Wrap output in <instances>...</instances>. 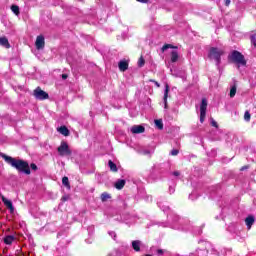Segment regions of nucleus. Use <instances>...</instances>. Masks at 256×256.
<instances>
[{"instance_id":"38","label":"nucleus","mask_w":256,"mask_h":256,"mask_svg":"<svg viewBox=\"0 0 256 256\" xmlns=\"http://www.w3.org/2000/svg\"><path fill=\"white\" fill-rule=\"evenodd\" d=\"M173 175H174L175 177H179V175H181V174L179 173V171H175V172H173Z\"/></svg>"},{"instance_id":"5","label":"nucleus","mask_w":256,"mask_h":256,"mask_svg":"<svg viewBox=\"0 0 256 256\" xmlns=\"http://www.w3.org/2000/svg\"><path fill=\"white\" fill-rule=\"evenodd\" d=\"M34 97L39 101H43L45 99H49V94L38 87L34 90Z\"/></svg>"},{"instance_id":"12","label":"nucleus","mask_w":256,"mask_h":256,"mask_svg":"<svg viewBox=\"0 0 256 256\" xmlns=\"http://www.w3.org/2000/svg\"><path fill=\"white\" fill-rule=\"evenodd\" d=\"M245 223H246L247 229H251V227L253 226V223H255V217H253V216H248V217L245 219Z\"/></svg>"},{"instance_id":"42","label":"nucleus","mask_w":256,"mask_h":256,"mask_svg":"<svg viewBox=\"0 0 256 256\" xmlns=\"http://www.w3.org/2000/svg\"><path fill=\"white\" fill-rule=\"evenodd\" d=\"M145 256H152L151 254H146Z\"/></svg>"},{"instance_id":"33","label":"nucleus","mask_w":256,"mask_h":256,"mask_svg":"<svg viewBox=\"0 0 256 256\" xmlns=\"http://www.w3.org/2000/svg\"><path fill=\"white\" fill-rule=\"evenodd\" d=\"M151 83H154L156 85V87H161V84H159V82L155 81V80H150Z\"/></svg>"},{"instance_id":"13","label":"nucleus","mask_w":256,"mask_h":256,"mask_svg":"<svg viewBox=\"0 0 256 256\" xmlns=\"http://www.w3.org/2000/svg\"><path fill=\"white\" fill-rule=\"evenodd\" d=\"M0 45H2V47H5L6 49H9L11 47V44H9V40L6 37H0Z\"/></svg>"},{"instance_id":"32","label":"nucleus","mask_w":256,"mask_h":256,"mask_svg":"<svg viewBox=\"0 0 256 256\" xmlns=\"http://www.w3.org/2000/svg\"><path fill=\"white\" fill-rule=\"evenodd\" d=\"M30 168L33 170V171H37V165L36 164H31L30 165Z\"/></svg>"},{"instance_id":"30","label":"nucleus","mask_w":256,"mask_h":256,"mask_svg":"<svg viewBox=\"0 0 256 256\" xmlns=\"http://www.w3.org/2000/svg\"><path fill=\"white\" fill-rule=\"evenodd\" d=\"M170 154L173 155V156L179 155V150L173 149V150L170 152Z\"/></svg>"},{"instance_id":"2","label":"nucleus","mask_w":256,"mask_h":256,"mask_svg":"<svg viewBox=\"0 0 256 256\" xmlns=\"http://www.w3.org/2000/svg\"><path fill=\"white\" fill-rule=\"evenodd\" d=\"M225 54V50L222 48L212 47L209 51V59H213L216 62L217 67L221 64V56Z\"/></svg>"},{"instance_id":"3","label":"nucleus","mask_w":256,"mask_h":256,"mask_svg":"<svg viewBox=\"0 0 256 256\" xmlns=\"http://www.w3.org/2000/svg\"><path fill=\"white\" fill-rule=\"evenodd\" d=\"M229 59L233 62L236 63V65H238V67H245L247 65V61H245V56H243V54H241V52L239 51H233L230 55H229Z\"/></svg>"},{"instance_id":"18","label":"nucleus","mask_w":256,"mask_h":256,"mask_svg":"<svg viewBox=\"0 0 256 256\" xmlns=\"http://www.w3.org/2000/svg\"><path fill=\"white\" fill-rule=\"evenodd\" d=\"M108 167H110V171H113V173H117V164L114 163L113 161L109 160L108 161Z\"/></svg>"},{"instance_id":"11","label":"nucleus","mask_w":256,"mask_h":256,"mask_svg":"<svg viewBox=\"0 0 256 256\" xmlns=\"http://www.w3.org/2000/svg\"><path fill=\"white\" fill-rule=\"evenodd\" d=\"M118 67L120 71H127L129 69V63L125 60L119 62Z\"/></svg>"},{"instance_id":"14","label":"nucleus","mask_w":256,"mask_h":256,"mask_svg":"<svg viewBox=\"0 0 256 256\" xmlns=\"http://www.w3.org/2000/svg\"><path fill=\"white\" fill-rule=\"evenodd\" d=\"M132 248L134 251L139 252L141 251V241L140 240H134L132 241Z\"/></svg>"},{"instance_id":"36","label":"nucleus","mask_w":256,"mask_h":256,"mask_svg":"<svg viewBox=\"0 0 256 256\" xmlns=\"http://www.w3.org/2000/svg\"><path fill=\"white\" fill-rule=\"evenodd\" d=\"M138 3H149V0H136Z\"/></svg>"},{"instance_id":"34","label":"nucleus","mask_w":256,"mask_h":256,"mask_svg":"<svg viewBox=\"0 0 256 256\" xmlns=\"http://www.w3.org/2000/svg\"><path fill=\"white\" fill-rule=\"evenodd\" d=\"M110 237H112V239H115V237H117V234H115V232H109Z\"/></svg>"},{"instance_id":"27","label":"nucleus","mask_w":256,"mask_h":256,"mask_svg":"<svg viewBox=\"0 0 256 256\" xmlns=\"http://www.w3.org/2000/svg\"><path fill=\"white\" fill-rule=\"evenodd\" d=\"M244 120L245 121H251V114L249 113V111H246L244 114Z\"/></svg>"},{"instance_id":"6","label":"nucleus","mask_w":256,"mask_h":256,"mask_svg":"<svg viewBox=\"0 0 256 256\" xmlns=\"http://www.w3.org/2000/svg\"><path fill=\"white\" fill-rule=\"evenodd\" d=\"M58 153L62 157L65 155H71V150H69V145H67V142L61 143V145L58 147Z\"/></svg>"},{"instance_id":"17","label":"nucleus","mask_w":256,"mask_h":256,"mask_svg":"<svg viewBox=\"0 0 256 256\" xmlns=\"http://www.w3.org/2000/svg\"><path fill=\"white\" fill-rule=\"evenodd\" d=\"M13 241H15V236L8 235L4 238L5 245H13Z\"/></svg>"},{"instance_id":"35","label":"nucleus","mask_w":256,"mask_h":256,"mask_svg":"<svg viewBox=\"0 0 256 256\" xmlns=\"http://www.w3.org/2000/svg\"><path fill=\"white\" fill-rule=\"evenodd\" d=\"M212 127H218L217 122L215 120H211Z\"/></svg>"},{"instance_id":"16","label":"nucleus","mask_w":256,"mask_h":256,"mask_svg":"<svg viewBox=\"0 0 256 256\" xmlns=\"http://www.w3.org/2000/svg\"><path fill=\"white\" fill-rule=\"evenodd\" d=\"M169 97V85L166 84L164 90V108L167 109V98Z\"/></svg>"},{"instance_id":"29","label":"nucleus","mask_w":256,"mask_h":256,"mask_svg":"<svg viewBox=\"0 0 256 256\" xmlns=\"http://www.w3.org/2000/svg\"><path fill=\"white\" fill-rule=\"evenodd\" d=\"M251 42L256 47V34L251 36Z\"/></svg>"},{"instance_id":"41","label":"nucleus","mask_w":256,"mask_h":256,"mask_svg":"<svg viewBox=\"0 0 256 256\" xmlns=\"http://www.w3.org/2000/svg\"><path fill=\"white\" fill-rule=\"evenodd\" d=\"M67 74H62V79H67Z\"/></svg>"},{"instance_id":"23","label":"nucleus","mask_w":256,"mask_h":256,"mask_svg":"<svg viewBox=\"0 0 256 256\" xmlns=\"http://www.w3.org/2000/svg\"><path fill=\"white\" fill-rule=\"evenodd\" d=\"M11 11L14 13V15H19V6L12 5L11 6Z\"/></svg>"},{"instance_id":"22","label":"nucleus","mask_w":256,"mask_h":256,"mask_svg":"<svg viewBox=\"0 0 256 256\" xmlns=\"http://www.w3.org/2000/svg\"><path fill=\"white\" fill-rule=\"evenodd\" d=\"M237 94V86H232L230 89V97L233 98Z\"/></svg>"},{"instance_id":"20","label":"nucleus","mask_w":256,"mask_h":256,"mask_svg":"<svg viewBox=\"0 0 256 256\" xmlns=\"http://www.w3.org/2000/svg\"><path fill=\"white\" fill-rule=\"evenodd\" d=\"M107 199H111V195L107 192H104L101 194V201H103L105 203V201H107Z\"/></svg>"},{"instance_id":"24","label":"nucleus","mask_w":256,"mask_h":256,"mask_svg":"<svg viewBox=\"0 0 256 256\" xmlns=\"http://www.w3.org/2000/svg\"><path fill=\"white\" fill-rule=\"evenodd\" d=\"M167 49H175V47H173V45L171 44H165L163 47H162V53H165V51H167Z\"/></svg>"},{"instance_id":"28","label":"nucleus","mask_w":256,"mask_h":256,"mask_svg":"<svg viewBox=\"0 0 256 256\" xmlns=\"http://www.w3.org/2000/svg\"><path fill=\"white\" fill-rule=\"evenodd\" d=\"M152 153H153V150L144 149L141 151L142 155H151Z\"/></svg>"},{"instance_id":"19","label":"nucleus","mask_w":256,"mask_h":256,"mask_svg":"<svg viewBox=\"0 0 256 256\" xmlns=\"http://www.w3.org/2000/svg\"><path fill=\"white\" fill-rule=\"evenodd\" d=\"M115 187L116 189H123V187H125V180H118L116 183H115Z\"/></svg>"},{"instance_id":"1","label":"nucleus","mask_w":256,"mask_h":256,"mask_svg":"<svg viewBox=\"0 0 256 256\" xmlns=\"http://www.w3.org/2000/svg\"><path fill=\"white\" fill-rule=\"evenodd\" d=\"M0 157L4 159L5 163L12 166L14 169L19 171L20 173L31 175V169L29 168V163H27V161L16 159L11 156H7L5 153H0Z\"/></svg>"},{"instance_id":"39","label":"nucleus","mask_w":256,"mask_h":256,"mask_svg":"<svg viewBox=\"0 0 256 256\" xmlns=\"http://www.w3.org/2000/svg\"><path fill=\"white\" fill-rule=\"evenodd\" d=\"M225 5L228 7V5H231V0H225Z\"/></svg>"},{"instance_id":"31","label":"nucleus","mask_w":256,"mask_h":256,"mask_svg":"<svg viewBox=\"0 0 256 256\" xmlns=\"http://www.w3.org/2000/svg\"><path fill=\"white\" fill-rule=\"evenodd\" d=\"M169 193H170V195L173 194V193H175V187L170 186V187H169Z\"/></svg>"},{"instance_id":"9","label":"nucleus","mask_w":256,"mask_h":256,"mask_svg":"<svg viewBox=\"0 0 256 256\" xmlns=\"http://www.w3.org/2000/svg\"><path fill=\"white\" fill-rule=\"evenodd\" d=\"M131 133L139 135V133H145V127L142 125H134L130 128Z\"/></svg>"},{"instance_id":"37","label":"nucleus","mask_w":256,"mask_h":256,"mask_svg":"<svg viewBox=\"0 0 256 256\" xmlns=\"http://www.w3.org/2000/svg\"><path fill=\"white\" fill-rule=\"evenodd\" d=\"M163 253H164V252H163L162 249H158V250H157V255H163Z\"/></svg>"},{"instance_id":"21","label":"nucleus","mask_w":256,"mask_h":256,"mask_svg":"<svg viewBox=\"0 0 256 256\" xmlns=\"http://www.w3.org/2000/svg\"><path fill=\"white\" fill-rule=\"evenodd\" d=\"M154 123H155L157 129H160V130L163 129V120H161V119L155 120Z\"/></svg>"},{"instance_id":"8","label":"nucleus","mask_w":256,"mask_h":256,"mask_svg":"<svg viewBox=\"0 0 256 256\" xmlns=\"http://www.w3.org/2000/svg\"><path fill=\"white\" fill-rule=\"evenodd\" d=\"M36 49L41 50L45 48V37L43 35L37 36L36 38Z\"/></svg>"},{"instance_id":"15","label":"nucleus","mask_w":256,"mask_h":256,"mask_svg":"<svg viewBox=\"0 0 256 256\" xmlns=\"http://www.w3.org/2000/svg\"><path fill=\"white\" fill-rule=\"evenodd\" d=\"M58 132H60L61 135H64V137H69V129L67 126H61L58 128Z\"/></svg>"},{"instance_id":"4","label":"nucleus","mask_w":256,"mask_h":256,"mask_svg":"<svg viewBox=\"0 0 256 256\" xmlns=\"http://www.w3.org/2000/svg\"><path fill=\"white\" fill-rule=\"evenodd\" d=\"M206 115H207V99L203 98L200 104V123L205 122Z\"/></svg>"},{"instance_id":"25","label":"nucleus","mask_w":256,"mask_h":256,"mask_svg":"<svg viewBox=\"0 0 256 256\" xmlns=\"http://www.w3.org/2000/svg\"><path fill=\"white\" fill-rule=\"evenodd\" d=\"M62 185H64V187H68L69 189V178L67 176L62 178Z\"/></svg>"},{"instance_id":"7","label":"nucleus","mask_w":256,"mask_h":256,"mask_svg":"<svg viewBox=\"0 0 256 256\" xmlns=\"http://www.w3.org/2000/svg\"><path fill=\"white\" fill-rule=\"evenodd\" d=\"M2 203H4L5 207L10 211L11 214L15 213V206H13V202L7 199L5 196L1 195Z\"/></svg>"},{"instance_id":"26","label":"nucleus","mask_w":256,"mask_h":256,"mask_svg":"<svg viewBox=\"0 0 256 256\" xmlns=\"http://www.w3.org/2000/svg\"><path fill=\"white\" fill-rule=\"evenodd\" d=\"M145 66V58L141 56L138 60V67H144Z\"/></svg>"},{"instance_id":"10","label":"nucleus","mask_w":256,"mask_h":256,"mask_svg":"<svg viewBox=\"0 0 256 256\" xmlns=\"http://www.w3.org/2000/svg\"><path fill=\"white\" fill-rule=\"evenodd\" d=\"M170 61L171 63H177L179 61V52L176 48L170 51Z\"/></svg>"},{"instance_id":"40","label":"nucleus","mask_w":256,"mask_h":256,"mask_svg":"<svg viewBox=\"0 0 256 256\" xmlns=\"http://www.w3.org/2000/svg\"><path fill=\"white\" fill-rule=\"evenodd\" d=\"M246 169H249V166H243L240 171H245Z\"/></svg>"}]
</instances>
